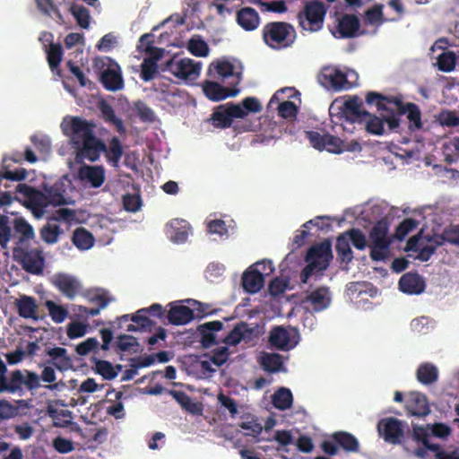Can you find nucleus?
Wrapping results in <instances>:
<instances>
[{
  "mask_svg": "<svg viewBox=\"0 0 459 459\" xmlns=\"http://www.w3.org/2000/svg\"><path fill=\"white\" fill-rule=\"evenodd\" d=\"M95 126L94 122L81 117H72L68 122L65 118L61 124L63 133L69 138L78 158L96 162L101 153H105L108 161L117 166L123 155L120 141L117 137L111 138L108 148L106 143L95 135Z\"/></svg>",
  "mask_w": 459,
  "mask_h": 459,
  "instance_id": "1",
  "label": "nucleus"
},
{
  "mask_svg": "<svg viewBox=\"0 0 459 459\" xmlns=\"http://www.w3.org/2000/svg\"><path fill=\"white\" fill-rule=\"evenodd\" d=\"M40 387L39 375L29 369H13L8 372L6 364L0 367V394L9 393L22 395L26 390Z\"/></svg>",
  "mask_w": 459,
  "mask_h": 459,
  "instance_id": "2",
  "label": "nucleus"
},
{
  "mask_svg": "<svg viewBox=\"0 0 459 459\" xmlns=\"http://www.w3.org/2000/svg\"><path fill=\"white\" fill-rule=\"evenodd\" d=\"M332 258V245L329 240H324L322 243L309 248L306 255L307 264L299 275L300 281L307 283L315 273L326 270Z\"/></svg>",
  "mask_w": 459,
  "mask_h": 459,
  "instance_id": "3",
  "label": "nucleus"
},
{
  "mask_svg": "<svg viewBox=\"0 0 459 459\" xmlns=\"http://www.w3.org/2000/svg\"><path fill=\"white\" fill-rule=\"evenodd\" d=\"M263 39L273 49L290 47L296 39V32L291 23L287 22H269L263 28Z\"/></svg>",
  "mask_w": 459,
  "mask_h": 459,
  "instance_id": "4",
  "label": "nucleus"
},
{
  "mask_svg": "<svg viewBox=\"0 0 459 459\" xmlns=\"http://www.w3.org/2000/svg\"><path fill=\"white\" fill-rule=\"evenodd\" d=\"M369 257L373 261H383L390 254L393 243L389 236V223L385 219L377 221L369 230Z\"/></svg>",
  "mask_w": 459,
  "mask_h": 459,
  "instance_id": "5",
  "label": "nucleus"
},
{
  "mask_svg": "<svg viewBox=\"0 0 459 459\" xmlns=\"http://www.w3.org/2000/svg\"><path fill=\"white\" fill-rule=\"evenodd\" d=\"M326 12L327 9L322 2L310 0L297 14L299 24L303 30L318 32L323 28Z\"/></svg>",
  "mask_w": 459,
  "mask_h": 459,
  "instance_id": "6",
  "label": "nucleus"
},
{
  "mask_svg": "<svg viewBox=\"0 0 459 459\" xmlns=\"http://www.w3.org/2000/svg\"><path fill=\"white\" fill-rule=\"evenodd\" d=\"M403 101L399 96H385L376 91L367 93L366 101L368 104H374L378 111H385L387 114L383 115L385 123L391 130H396L400 125L399 115H397V106L394 101Z\"/></svg>",
  "mask_w": 459,
  "mask_h": 459,
  "instance_id": "7",
  "label": "nucleus"
},
{
  "mask_svg": "<svg viewBox=\"0 0 459 459\" xmlns=\"http://www.w3.org/2000/svg\"><path fill=\"white\" fill-rule=\"evenodd\" d=\"M15 259L21 264L22 268L32 274L40 275L45 266V256L39 248L19 247L13 251Z\"/></svg>",
  "mask_w": 459,
  "mask_h": 459,
  "instance_id": "8",
  "label": "nucleus"
},
{
  "mask_svg": "<svg viewBox=\"0 0 459 459\" xmlns=\"http://www.w3.org/2000/svg\"><path fill=\"white\" fill-rule=\"evenodd\" d=\"M165 69L180 80L194 82L200 74L201 65L189 58L174 57L166 62Z\"/></svg>",
  "mask_w": 459,
  "mask_h": 459,
  "instance_id": "9",
  "label": "nucleus"
},
{
  "mask_svg": "<svg viewBox=\"0 0 459 459\" xmlns=\"http://www.w3.org/2000/svg\"><path fill=\"white\" fill-rule=\"evenodd\" d=\"M247 112L241 109L239 104L228 102L221 104L212 115L211 120L215 127L227 128L232 125L233 119L244 118Z\"/></svg>",
  "mask_w": 459,
  "mask_h": 459,
  "instance_id": "10",
  "label": "nucleus"
},
{
  "mask_svg": "<svg viewBox=\"0 0 459 459\" xmlns=\"http://www.w3.org/2000/svg\"><path fill=\"white\" fill-rule=\"evenodd\" d=\"M377 432L384 440L390 444L404 442V430L402 420L394 417L381 419L377 425Z\"/></svg>",
  "mask_w": 459,
  "mask_h": 459,
  "instance_id": "11",
  "label": "nucleus"
},
{
  "mask_svg": "<svg viewBox=\"0 0 459 459\" xmlns=\"http://www.w3.org/2000/svg\"><path fill=\"white\" fill-rule=\"evenodd\" d=\"M301 304L307 310L318 313L326 309L331 304L329 288L319 286L313 290H308L301 300Z\"/></svg>",
  "mask_w": 459,
  "mask_h": 459,
  "instance_id": "12",
  "label": "nucleus"
},
{
  "mask_svg": "<svg viewBox=\"0 0 459 459\" xmlns=\"http://www.w3.org/2000/svg\"><path fill=\"white\" fill-rule=\"evenodd\" d=\"M318 81L327 89L336 91L351 89L345 72L335 67H325L322 70Z\"/></svg>",
  "mask_w": 459,
  "mask_h": 459,
  "instance_id": "13",
  "label": "nucleus"
},
{
  "mask_svg": "<svg viewBox=\"0 0 459 459\" xmlns=\"http://www.w3.org/2000/svg\"><path fill=\"white\" fill-rule=\"evenodd\" d=\"M360 28L359 19L355 14L345 13L337 19L331 33L337 39H351L358 36Z\"/></svg>",
  "mask_w": 459,
  "mask_h": 459,
  "instance_id": "14",
  "label": "nucleus"
},
{
  "mask_svg": "<svg viewBox=\"0 0 459 459\" xmlns=\"http://www.w3.org/2000/svg\"><path fill=\"white\" fill-rule=\"evenodd\" d=\"M66 176L57 178L53 184L43 183L42 189L48 195L50 205L60 206L71 204V200L66 195L67 190Z\"/></svg>",
  "mask_w": 459,
  "mask_h": 459,
  "instance_id": "15",
  "label": "nucleus"
},
{
  "mask_svg": "<svg viewBox=\"0 0 459 459\" xmlns=\"http://www.w3.org/2000/svg\"><path fill=\"white\" fill-rule=\"evenodd\" d=\"M363 101L358 96L351 97L342 103L341 112L338 116L345 117L348 120H357L358 125L362 126L364 121L370 116V113L362 108Z\"/></svg>",
  "mask_w": 459,
  "mask_h": 459,
  "instance_id": "16",
  "label": "nucleus"
},
{
  "mask_svg": "<svg viewBox=\"0 0 459 459\" xmlns=\"http://www.w3.org/2000/svg\"><path fill=\"white\" fill-rule=\"evenodd\" d=\"M404 408L411 416L423 418L430 413L427 396L419 391L407 394Z\"/></svg>",
  "mask_w": 459,
  "mask_h": 459,
  "instance_id": "17",
  "label": "nucleus"
},
{
  "mask_svg": "<svg viewBox=\"0 0 459 459\" xmlns=\"http://www.w3.org/2000/svg\"><path fill=\"white\" fill-rule=\"evenodd\" d=\"M286 91H293V88H283L277 91L270 99L268 102V108L274 104H277L278 115L285 119H292L297 116L298 108L296 104L291 100H281L282 96Z\"/></svg>",
  "mask_w": 459,
  "mask_h": 459,
  "instance_id": "18",
  "label": "nucleus"
},
{
  "mask_svg": "<svg viewBox=\"0 0 459 459\" xmlns=\"http://www.w3.org/2000/svg\"><path fill=\"white\" fill-rule=\"evenodd\" d=\"M397 115L399 117L407 115L409 120V128L412 131L419 130L422 127V114L418 104L414 102L403 103V101L394 100Z\"/></svg>",
  "mask_w": 459,
  "mask_h": 459,
  "instance_id": "19",
  "label": "nucleus"
},
{
  "mask_svg": "<svg viewBox=\"0 0 459 459\" xmlns=\"http://www.w3.org/2000/svg\"><path fill=\"white\" fill-rule=\"evenodd\" d=\"M100 81L103 87L109 91H120L124 88V79L117 64L109 65L100 74Z\"/></svg>",
  "mask_w": 459,
  "mask_h": 459,
  "instance_id": "20",
  "label": "nucleus"
},
{
  "mask_svg": "<svg viewBox=\"0 0 459 459\" xmlns=\"http://www.w3.org/2000/svg\"><path fill=\"white\" fill-rule=\"evenodd\" d=\"M170 307L166 314L169 324L172 325H185L195 317L194 310L187 306L178 303H169Z\"/></svg>",
  "mask_w": 459,
  "mask_h": 459,
  "instance_id": "21",
  "label": "nucleus"
},
{
  "mask_svg": "<svg viewBox=\"0 0 459 459\" xmlns=\"http://www.w3.org/2000/svg\"><path fill=\"white\" fill-rule=\"evenodd\" d=\"M268 342L273 349L278 351H288L294 347L290 342V333L281 326H276L270 331Z\"/></svg>",
  "mask_w": 459,
  "mask_h": 459,
  "instance_id": "22",
  "label": "nucleus"
},
{
  "mask_svg": "<svg viewBox=\"0 0 459 459\" xmlns=\"http://www.w3.org/2000/svg\"><path fill=\"white\" fill-rule=\"evenodd\" d=\"M189 222L185 220L174 219L167 226V234L175 244H183L187 241L189 235Z\"/></svg>",
  "mask_w": 459,
  "mask_h": 459,
  "instance_id": "23",
  "label": "nucleus"
},
{
  "mask_svg": "<svg viewBox=\"0 0 459 459\" xmlns=\"http://www.w3.org/2000/svg\"><path fill=\"white\" fill-rule=\"evenodd\" d=\"M238 23L246 31H253L260 24L261 18L256 10L252 7H242L237 12Z\"/></svg>",
  "mask_w": 459,
  "mask_h": 459,
  "instance_id": "24",
  "label": "nucleus"
},
{
  "mask_svg": "<svg viewBox=\"0 0 459 459\" xmlns=\"http://www.w3.org/2000/svg\"><path fill=\"white\" fill-rule=\"evenodd\" d=\"M242 287L247 292H258L264 285V277L260 269L250 267L247 270L241 278Z\"/></svg>",
  "mask_w": 459,
  "mask_h": 459,
  "instance_id": "25",
  "label": "nucleus"
},
{
  "mask_svg": "<svg viewBox=\"0 0 459 459\" xmlns=\"http://www.w3.org/2000/svg\"><path fill=\"white\" fill-rule=\"evenodd\" d=\"M398 286L409 295H420L425 289V282L418 273H406L400 278Z\"/></svg>",
  "mask_w": 459,
  "mask_h": 459,
  "instance_id": "26",
  "label": "nucleus"
},
{
  "mask_svg": "<svg viewBox=\"0 0 459 459\" xmlns=\"http://www.w3.org/2000/svg\"><path fill=\"white\" fill-rule=\"evenodd\" d=\"M47 354L50 358L48 363L52 364L59 371H65L73 367L72 359L67 355L65 348H50Z\"/></svg>",
  "mask_w": 459,
  "mask_h": 459,
  "instance_id": "27",
  "label": "nucleus"
},
{
  "mask_svg": "<svg viewBox=\"0 0 459 459\" xmlns=\"http://www.w3.org/2000/svg\"><path fill=\"white\" fill-rule=\"evenodd\" d=\"M223 324L221 321H210L209 323L204 324L198 327V330L202 334L201 343L205 349H209V347L216 343L214 332L221 330Z\"/></svg>",
  "mask_w": 459,
  "mask_h": 459,
  "instance_id": "28",
  "label": "nucleus"
},
{
  "mask_svg": "<svg viewBox=\"0 0 459 459\" xmlns=\"http://www.w3.org/2000/svg\"><path fill=\"white\" fill-rule=\"evenodd\" d=\"M253 329L247 323L240 321L223 339V342L228 345H237L242 340L251 338Z\"/></svg>",
  "mask_w": 459,
  "mask_h": 459,
  "instance_id": "29",
  "label": "nucleus"
},
{
  "mask_svg": "<svg viewBox=\"0 0 459 459\" xmlns=\"http://www.w3.org/2000/svg\"><path fill=\"white\" fill-rule=\"evenodd\" d=\"M80 178L88 180L93 187H100L105 181V170L100 166H82Z\"/></svg>",
  "mask_w": 459,
  "mask_h": 459,
  "instance_id": "30",
  "label": "nucleus"
},
{
  "mask_svg": "<svg viewBox=\"0 0 459 459\" xmlns=\"http://www.w3.org/2000/svg\"><path fill=\"white\" fill-rule=\"evenodd\" d=\"M15 306L20 316L24 318H32L37 320L39 316L37 314L38 305L35 298L29 296H22L16 300Z\"/></svg>",
  "mask_w": 459,
  "mask_h": 459,
  "instance_id": "31",
  "label": "nucleus"
},
{
  "mask_svg": "<svg viewBox=\"0 0 459 459\" xmlns=\"http://www.w3.org/2000/svg\"><path fill=\"white\" fill-rule=\"evenodd\" d=\"M204 92L206 97L213 101L222 100L230 96H235L238 91H231L213 82H207L204 85Z\"/></svg>",
  "mask_w": 459,
  "mask_h": 459,
  "instance_id": "32",
  "label": "nucleus"
},
{
  "mask_svg": "<svg viewBox=\"0 0 459 459\" xmlns=\"http://www.w3.org/2000/svg\"><path fill=\"white\" fill-rule=\"evenodd\" d=\"M12 197L9 193H4L0 196V207L7 205L11 203ZM11 237V228L7 216L0 215V246L6 248Z\"/></svg>",
  "mask_w": 459,
  "mask_h": 459,
  "instance_id": "33",
  "label": "nucleus"
},
{
  "mask_svg": "<svg viewBox=\"0 0 459 459\" xmlns=\"http://www.w3.org/2000/svg\"><path fill=\"white\" fill-rule=\"evenodd\" d=\"M416 377L421 385H432L438 380V369L434 364L424 362L419 365Z\"/></svg>",
  "mask_w": 459,
  "mask_h": 459,
  "instance_id": "34",
  "label": "nucleus"
},
{
  "mask_svg": "<svg viewBox=\"0 0 459 459\" xmlns=\"http://www.w3.org/2000/svg\"><path fill=\"white\" fill-rule=\"evenodd\" d=\"M28 206L32 210L35 217H40L44 214L45 209L50 205L46 192L34 190L30 200L27 202Z\"/></svg>",
  "mask_w": 459,
  "mask_h": 459,
  "instance_id": "35",
  "label": "nucleus"
},
{
  "mask_svg": "<svg viewBox=\"0 0 459 459\" xmlns=\"http://www.w3.org/2000/svg\"><path fill=\"white\" fill-rule=\"evenodd\" d=\"M71 240L74 247L82 251L88 250L94 245L93 235L83 227H79L74 231Z\"/></svg>",
  "mask_w": 459,
  "mask_h": 459,
  "instance_id": "36",
  "label": "nucleus"
},
{
  "mask_svg": "<svg viewBox=\"0 0 459 459\" xmlns=\"http://www.w3.org/2000/svg\"><path fill=\"white\" fill-rule=\"evenodd\" d=\"M272 403L274 408L280 411L290 409L293 404V394L287 387H280L272 396Z\"/></svg>",
  "mask_w": 459,
  "mask_h": 459,
  "instance_id": "37",
  "label": "nucleus"
},
{
  "mask_svg": "<svg viewBox=\"0 0 459 459\" xmlns=\"http://www.w3.org/2000/svg\"><path fill=\"white\" fill-rule=\"evenodd\" d=\"M333 440L346 452H358L359 443L358 439L351 434L340 431L333 434Z\"/></svg>",
  "mask_w": 459,
  "mask_h": 459,
  "instance_id": "38",
  "label": "nucleus"
},
{
  "mask_svg": "<svg viewBox=\"0 0 459 459\" xmlns=\"http://www.w3.org/2000/svg\"><path fill=\"white\" fill-rule=\"evenodd\" d=\"M430 437L429 425L426 424L425 427H421L420 425L414 424L412 427V432L411 434V437L417 443H420L422 446L429 448L430 451L438 450V444H431L429 443V437Z\"/></svg>",
  "mask_w": 459,
  "mask_h": 459,
  "instance_id": "39",
  "label": "nucleus"
},
{
  "mask_svg": "<svg viewBox=\"0 0 459 459\" xmlns=\"http://www.w3.org/2000/svg\"><path fill=\"white\" fill-rule=\"evenodd\" d=\"M131 319L132 322H134L136 325H128V332H135L137 330L151 331L153 325H155L153 321L149 318L147 310H145L144 308L138 309L136 313L132 316Z\"/></svg>",
  "mask_w": 459,
  "mask_h": 459,
  "instance_id": "40",
  "label": "nucleus"
},
{
  "mask_svg": "<svg viewBox=\"0 0 459 459\" xmlns=\"http://www.w3.org/2000/svg\"><path fill=\"white\" fill-rule=\"evenodd\" d=\"M259 363L264 370L271 373L279 372L283 367L282 356L277 353L264 352L259 359Z\"/></svg>",
  "mask_w": 459,
  "mask_h": 459,
  "instance_id": "41",
  "label": "nucleus"
},
{
  "mask_svg": "<svg viewBox=\"0 0 459 459\" xmlns=\"http://www.w3.org/2000/svg\"><path fill=\"white\" fill-rule=\"evenodd\" d=\"M100 110L103 119L108 123H111L116 127L118 134H125L126 127L124 123L120 118L116 117L114 109L109 103L102 101L100 105Z\"/></svg>",
  "mask_w": 459,
  "mask_h": 459,
  "instance_id": "42",
  "label": "nucleus"
},
{
  "mask_svg": "<svg viewBox=\"0 0 459 459\" xmlns=\"http://www.w3.org/2000/svg\"><path fill=\"white\" fill-rule=\"evenodd\" d=\"M350 243L351 242L345 231L337 237L335 249L339 258L345 263L351 262L353 258V253Z\"/></svg>",
  "mask_w": 459,
  "mask_h": 459,
  "instance_id": "43",
  "label": "nucleus"
},
{
  "mask_svg": "<svg viewBox=\"0 0 459 459\" xmlns=\"http://www.w3.org/2000/svg\"><path fill=\"white\" fill-rule=\"evenodd\" d=\"M121 365L113 367L110 361L103 359H96L95 361V371L106 380H113L121 369Z\"/></svg>",
  "mask_w": 459,
  "mask_h": 459,
  "instance_id": "44",
  "label": "nucleus"
},
{
  "mask_svg": "<svg viewBox=\"0 0 459 459\" xmlns=\"http://www.w3.org/2000/svg\"><path fill=\"white\" fill-rule=\"evenodd\" d=\"M169 394L186 411L195 414L200 411L198 405L193 403L191 397L186 392L178 390H169Z\"/></svg>",
  "mask_w": 459,
  "mask_h": 459,
  "instance_id": "45",
  "label": "nucleus"
},
{
  "mask_svg": "<svg viewBox=\"0 0 459 459\" xmlns=\"http://www.w3.org/2000/svg\"><path fill=\"white\" fill-rule=\"evenodd\" d=\"M56 286L69 299H73L77 295L78 283L72 278L67 276H61L57 278Z\"/></svg>",
  "mask_w": 459,
  "mask_h": 459,
  "instance_id": "46",
  "label": "nucleus"
},
{
  "mask_svg": "<svg viewBox=\"0 0 459 459\" xmlns=\"http://www.w3.org/2000/svg\"><path fill=\"white\" fill-rule=\"evenodd\" d=\"M188 51L196 57H206L210 53L208 44L201 37H193L188 41Z\"/></svg>",
  "mask_w": 459,
  "mask_h": 459,
  "instance_id": "47",
  "label": "nucleus"
},
{
  "mask_svg": "<svg viewBox=\"0 0 459 459\" xmlns=\"http://www.w3.org/2000/svg\"><path fill=\"white\" fill-rule=\"evenodd\" d=\"M62 232L60 225L47 223L40 230V237L46 244L53 245L57 243Z\"/></svg>",
  "mask_w": 459,
  "mask_h": 459,
  "instance_id": "48",
  "label": "nucleus"
},
{
  "mask_svg": "<svg viewBox=\"0 0 459 459\" xmlns=\"http://www.w3.org/2000/svg\"><path fill=\"white\" fill-rule=\"evenodd\" d=\"M63 57V48L60 43H51L47 50V60L52 71L58 69Z\"/></svg>",
  "mask_w": 459,
  "mask_h": 459,
  "instance_id": "49",
  "label": "nucleus"
},
{
  "mask_svg": "<svg viewBox=\"0 0 459 459\" xmlns=\"http://www.w3.org/2000/svg\"><path fill=\"white\" fill-rule=\"evenodd\" d=\"M438 238V245L449 244L459 247V225L447 226Z\"/></svg>",
  "mask_w": 459,
  "mask_h": 459,
  "instance_id": "50",
  "label": "nucleus"
},
{
  "mask_svg": "<svg viewBox=\"0 0 459 459\" xmlns=\"http://www.w3.org/2000/svg\"><path fill=\"white\" fill-rule=\"evenodd\" d=\"M13 229L20 234V241H29L35 237L32 226L22 218H16L13 221Z\"/></svg>",
  "mask_w": 459,
  "mask_h": 459,
  "instance_id": "51",
  "label": "nucleus"
},
{
  "mask_svg": "<svg viewBox=\"0 0 459 459\" xmlns=\"http://www.w3.org/2000/svg\"><path fill=\"white\" fill-rule=\"evenodd\" d=\"M385 122L384 117L380 118L375 115L369 114L368 118L364 121L367 133L372 134L373 135H382L385 131Z\"/></svg>",
  "mask_w": 459,
  "mask_h": 459,
  "instance_id": "52",
  "label": "nucleus"
},
{
  "mask_svg": "<svg viewBox=\"0 0 459 459\" xmlns=\"http://www.w3.org/2000/svg\"><path fill=\"white\" fill-rule=\"evenodd\" d=\"M384 5L382 4H376L371 8L368 9L365 13V21L368 24L384 23L386 19L384 18Z\"/></svg>",
  "mask_w": 459,
  "mask_h": 459,
  "instance_id": "53",
  "label": "nucleus"
},
{
  "mask_svg": "<svg viewBox=\"0 0 459 459\" xmlns=\"http://www.w3.org/2000/svg\"><path fill=\"white\" fill-rule=\"evenodd\" d=\"M352 246L358 250H364L368 246L365 233L359 229H350L345 231Z\"/></svg>",
  "mask_w": 459,
  "mask_h": 459,
  "instance_id": "54",
  "label": "nucleus"
},
{
  "mask_svg": "<svg viewBox=\"0 0 459 459\" xmlns=\"http://www.w3.org/2000/svg\"><path fill=\"white\" fill-rule=\"evenodd\" d=\"M262 11L275 13H284L288 11L287 4L284 0H273L272 2H264V0H255Z\"/></svg>",
  "mask_w": 459,
  "mask_h": 459,
  "instance_id": "55",
  "label": "nucleus"
},
{
  "mask_svg": "<svg viewBox=\"0 0 459 459\" xmlns=\"http://www.w3.org/2000/svg\"><path fill=\"white\" fill-rule=\"evenodd\" d=\"M159 72L158 64L153 61L143 59L141 64L140 78L145 82H151Z\"/></svg>",
  "mask_w": 459,
  "mask_h": 459,
  "instance_id": "56",
  "label": "nucleus"
},
{
  "mask_svg": "<svg viewBox=\"0 0 459 459\" xmlns=\"http://www.w3.org/2000/svg\"><path fill=\"white\" fill-rule=\"evenodd\" d=\"M456 65V56L453 52H443L437 58V66L440 71L451 72Z\"/></svg>",
  "mask_w": 459,
  "mask_h": 459,
  "instance_id": "57",
  "label": "nucleus"
},
{
  "mask_svg": "<svg viewBox=\"0 0 459 459\" xmlns=\"http://www.w3.org/2000/svg\"><path fill=\"white\" fill-rule=\"evenodd\" d=\"M46 307L49 311L52 321L56 322V324H61V322H63L68 315V312L65 308L53 301H47Z\"/></svg>",
  "mask_w": 459,
  "mask_h": 459,
  "instance_id": "58",
  "label": "nucleus"
},
{
  "mask_svg": "<svg viewBox=\"0 0 459 459\" xmlns=\"http://www.w3.org/2000/svg\"><path fill=\"white\" fill-rule=\"evenodd\" d=\"M418 226V222L414 219H405L397 227L394 231V238L402 241L411 231Z\"/></svg>",
  "mask_w": 459,
  "mask_h": 459,
  "instance_id": "59",
  "label": "nucleus"
},
{
  "mask_svg": "<svg viewBox=\"0 0 459 459\" xmlns=\"http://www.w3.org/2000/svg\"><path fill=\"white\" fill-rule=\"evenodd\" d=\"M39 381L42 380L45 383H48V385H46L47 388L50 390H56L58 389V383H56V375L55 367L52 366H46L41 371V374L39 375Z\"/></svg>",
  "mask_w": 459,
  "mask_h": 459,
  "instance_id": "60",
  "label": "nucleus"
},
{
  "mask_svg": "<svg viewBox=\"0 0 459 459\" xmlns=\"http://www.w3.org/2000/svg\"><path fill=\"white\" fill-rule=\"evenodd\" d=\"M325 149L330 152L341 153L345 149V144L339 137L325 133Z\"/></svg>",
  "mask_w": 459,
  "mask_h": 459,
  "instance_id": "61",
  "label": "nucleus"
},
{
  "mask_svg": "<svg viewBox=\"0 0 459 459\" xmlns=\"http://www.w3.org/2000/svg\"><path fill=\"white\" fill-rule=\"evenodd\" d=\"M134 108H136V114L141 120L152 122L155 119V114L153 110L149 108L148 105L143 101H136L134 103Z\"/></svg>",
  "mask_w": 459,
  "mask_h": 459,
  "instance_id": "62",
  "label": "nucleus"
},
{
  "mask_svg": "<svg viewBox=\"0 0 459 459\" xmlns=\"http://www.w3.org/2000/svg\"><path fill=\"white\" fill-rule=\"evenodd\" d=\"M72 13L76 19L81 28H89L90 25V13L89 11L83 6H73Z\"/></svg>",
  "mask_w": 459,
  "mask_h": 459,
  "instance_id": "63",
  "label": "nucleus"
},
{
  "mask_svg": "<svg viewBox=\"0 0 459 459\" xmlns=\"http://www.w3.org/2000/svg\"><path fill=\"white\" fill-rule=\"evenodd\" d=\"M27 177V170L25 169H17L15 170H9L8 165L4 166V171L0 174V184L2 183V179H10V180H23Z\"/></svg>",
  "mask_w": 459,
  "mask_h": 459,
  "instance_id": "64",
  "label": "nucleus"
}]
</instances>
